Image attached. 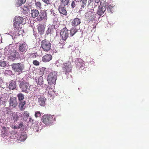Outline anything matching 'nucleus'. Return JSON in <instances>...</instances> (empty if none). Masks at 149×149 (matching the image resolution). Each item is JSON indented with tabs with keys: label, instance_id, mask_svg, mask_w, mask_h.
Returning <instances> with one entry per match:
<instances>
[{
	"label": "nucleus",
	"instance_id": "nucleus-43",
	"mask_svg": "<svg viewBox=\"0 0 149 149\" xmlns=\"http://www.w3.org/2000/svg\"><path fill=\"white\" fill-rule=\"evenodd\" d=\"M41 113L40 111H37L36 112L35 116L36 117H40L41 116Z\"/></svg>",
	"mask_w": 149,
	"mask_h": 149
},
{
	"label": "nucleus",
	"instance_id": "nucleus-52",
	"mask_svg": "<svg viewBox=\"0 0 149 149\" xmlns=\"http://www.w3.org/2000/svg\"><path fill=\"white\" fill-rule=\"evenodd\" d=\"M74 2L73 1L71 4V6L73 8H74Z\"/></svg>",
	"mask_w": 149,
	"mask_h": 149
},
{
	"label": "nucleus",
	"instance_id": "nucleus-33",
	"mask_svg": "<svg viewBox=\"0 0 149 149\" xmlns=\"http://www.w3.org/2000/svg\"><path fill=\"white\" fill-rule=\"evenodd\" d=\"M35 5L36 8L38 9H40L41 8V3L40 1L36 2Z\"/></svg>",
	"mask_w": 149,
	"mask_h": 149
},
{
	"label": "nucleus",
	"instance_id": "nucleus-54",
	"mask_svg": "<svg viewBox=\"0 0 149 149\" xmlns=\"http://www.w3.org/2000/svg\"><path fill=\"white\" fill-rule=\"evenodd\" d=\"M72 25L73 26L74 25V19H73L72 22Z\"/></svg>",
	"mask_w": 149,
	"mask_h": 149
},
{
	"label": "nucleus",
	"instance_id": "nucleus-31",
	"mask_svg": "<svg viewBox=\"0 0 149 149\" xmlns=\"http://www.w3.org/2000/svg\"><path fill=\"white\" fill-rule=\"evenodd\" d=\"M27 138L26 135H22V134L20 135L19 137V141H24Z\"/></svg>",
	"mask_w": 149,
	"mask_h": 149
},
{
	"label": "nucleus",
	"instance_id": "nucleus-25",
	"mask_svg": "<svg viewBox=\"0 0 149 149\" xmlns=\"http://www.w3.org/2000/svg\"><path fill=\"white\" fill-rule=\"evenodd\" d=\"M22 11L24 13H27L29 11V9L28 8L27 6H24L21 7Z\"/></svg>",
	"mask_w": 149,
	"mask_h": 149
},
{
	"label": "nucleus",
	"instance_id": "nucleus-53",
	"mask_svg": "<svg viewBox=\"0 0 149 149\" xmlns=\"http://www.w3.org/2000/svg\"><path fill=\"white\" fill-rule=\"evenodd\" d=\"M93 0H88V4H90L91 2L93 1Z\"/></svg>",
	"mask_w": 149,
	"mask_h": 149
},
{
	"label": "nucleus",
	"instance_id": "nucleus-14",
	"mask_svg": "<svg viewBox=\"0 0 149 149\" xmlns=\"http://www.w3.org/2000/svg\"><path fill=\"white\" fill-rule=\"evenodd\" d=\"M75 63L76 64V67L79 69L83 67L84 65V63H83V61L81 58L77 59Z\"/></svg>",
	"mask_w": 149,
	"mask_h": 149
},
{
	"label": "nucleus",
	"instance_id": "nucleus-13",
	"mask_svg": "<svg viewBox=\"0 0 149 149\" xmlns=\"http://www.w3.org/2000/svg\"><path fill=\"white\" fill-rule=\"evenodd\" d=\"M47 13L44 11H42L40 13L39 16L37 18L38 21H40L43 19H46L47 18Z\"/></svg>",
	"mask_w": 149,
	"mask_h": 149
},
{
	"label": "nucleus",
	"instance_id": "nucleus-37",
	"mask_svg": "<svg viewBox=\"0 0 149 149\" xmlns=\"http://www.w3.org/2000/svg\"><path fill=\"white\" fill-rule=\"evenodd\" d=\"M6 65V62L4 61H0V66L2 67H4Z\"/></svg>",
	"mask_w": 149,
	"mask_h": 149
},
{
	"label": "nucleus",
	"instance_id": "nucleus-9",
	"mask_svg": "<svg viewBox=\"0 0 149 149\" xmlns=\"http://www.w3.org/2000/svg\"><path fill=\"white\" fill-rule=\"evenodd\" d=\"M62 69L63 71L65 72L66 74L71 70L70 63L68 62V63H63L62 66Z\"/></svg>",
	"mask_w": 149,
	"mask_h": 149
},
{
	"label": "nucleus",
	"instance_id": "nucleus-10",
	"mask_svg": "<svg viewBox=\"0 0 149 149\" xmlns=\"http://www.w3.org/2000/svg\"><path fill=\"white\" fill-rule=\"evenodd\" d=\"M106 7L105 6H100L98 7L97 13L100 16H101L104 14H106L105 11Z\"/></svg>",
	"mask_w": 149,
	"mask_h": 149
},
{
	"label": "nucleus",
	"instance_id": "nucleus-4",
	"mask_svg": "<svg viewBox=\"0 0 149 149\" xmlns=\"http://www.w3.org/2000/svg\"><path fill=\"white\" fill-rule=\"evenodd\" d=\"M54 119V116L47 114L44 115L42 116V122L46 125H48L51 123Z\"/></svg>",
	"mask_w": 149,
	"mask_h": 149
},
{
	"label": "nucleus",
	"instance_id": "nucleus-17",
	"mask_svg": "<svg viewBox=\"0 0 149 149\" xmlns=\"http://www.w3.org/2000/svg\"><path fill=\"white\" fill-rule=\"evenodd\" d=\"M52 56L49 54H47L44 56L42 58V61L45 62L49 61L52 59Z\"/></svg>",
	"mask_w": 149,
	"mask_h": 149
},
{
	"label": "nucleus",
	"instance_id": "nucleus-23",
	"mask_svg": "<svg viewBox=\"0 0 149 149\" xmlns=\"http://www.w3.org/2000/svg\"><path fill=\"white\" fill-rule=\"evenodd\" d=\"M16 87V82L15 81H12L9 85V88L12 90L15 89Z\"/></svg>",
	"mask_w": 149,
	"mask_h": 149
},
{
	"label": "nucleus",
	"instance_id": "nucleus-22",
	"mask_svg": "<svg viewBox=\"0 0 149 149\" xmlns=\"http://www.w3.org/2000/svg\"><path fill=\"white\" fill-rule=\"evenodd\" d=\"M26 104V102L25 101L19 102L18 107L21 111H23L25 107H24Z\"/></svg>",
	"mask_w": 149,
	"mask_h": 149
},
{
	"label": "nucleus",
	"instance_id": "nucleus-27",
	"mask_svg": "<svg viewBox=\"0 0 149 149\" xmlns=\"http://www.w3.org/2000/svg\"><path fill=\"white\" fill-rule=\"evenodd\" d=\"M57 72L56 71H53L51 72L48 75V76L52 77L56 79L57 77Z\"/></svg>",
	"mask_w": 149,
	"mask_h": 149
},
{
	"label": "nucleus",
	"instance_id": "nucleus-2",
	"mask_svg": "<svg viewBox=\"0 0 149 149\" xmlns=\"http://www.w3.org/2000/svg\"><path fill=\"white\" fill-rule=\"evenodd\" d=\"M19 87L23 92L28 93L30 91V85L25 80H21L19 81Z\"/></svg>",
	"mask_w": 149,
	"mask_h": 149
},
{
	"label": "nucleus",
	"instance_id": "nucleus-39",
	"mask_svg": "<svg viewBox=\"0 0 149 149\" xmlns=\"http://www.w3.org/2000/svg\"><path fill=\"white\" fill-rule=\"evenodd\" d=\"M36 53H32L30 54L29 56V58L31 59H33L36 57Z\"/></svg>",
	"mask_w": 149,
	"mask_h": 149
},
{
	"label": "nucleus",
	"instance_id": "nucleus-47",
	"mask_svg": "<svg viewBox=\"0 0 149 149\" xmlns=\"http://www.w3.org/2000/svg\"><path fill=\"white\" fill-rule=\"evenodd\" d=\"M50 11H51V14H52L53 15L55 16L56 15L55 13V11L52 9Z\"/></svg>",
	"mask_w": 149,
	"mask_h": 149
},
{
	"label": "nucleus",
	"instance_id": "nucleus-7",
	"mask_svg": "<svg viewBox=\"0 0 149 149\" xmlns=\"http://www.w3.org/2000/svg\"><path fill=\"white\" fill-rule=\"evenodd\" d=\"M19 56V53L16 50H14L13 51H11L9 52L8 54V58L9 59L13 61L16 59L17 56Z\"/></svg>",
	"mask_w": 149,
	"mask_h": 149
},
{
	"label": "nucleus",
	"instance_id": "nucleus-5",
	"mask_svg": "<svg viewBox=\"0 0 149 149\" xmlns=\"http://www.w3.org/2000/svg\"><path fill=\"white\" fill-rule=\"evenodd\" d=\"M12 70L15 72L20 74L22 72L24 66L20 63H13L11 65Z\"/></svg>",
	"mask_w": 149,
	"mask_h": 149
},
{
	"label": "nucleus",
	"instance_id": "nucleus-24",
	"mask_svg": "<svg viewBox=\"0 0 149 149\" xmlns=\"http://www.w3.org/2000/svg\"><path fill=\"white\" fill-rule=\"evenodd\" d=\"M43 79L42 76H40L36 79V82L38 85L40 86L43 84Z\"/></svg>",
	"mask_w": 149,
	"mask_h": 149
},
{
	"label": "nucleus",
	"instance_id": "nucleus-29",
	"mask_svg": "<svg viewBox=\"0 0 149 149\" xmlns=\"http://www.w3.org/2000/svg\"><path fill=\"white\" fill-rule=\"evenodd\" d=\"M29 112L27 111H24L22 114L21 113V117L23 118H28L29 117Z\"/></svg>",
	"mask_w": 149,
	"mask_h": 149
},
{
	"label": "nucleus",
	"instance_id": "nucleus-1",
	"mask_svg": "<svg viewBox=\"0 0 149 149\" xmlns=\"http://www.w3.org/2000/svg\"><path fill=\"white\" fill-rule=\"evenodd\" d=\"M25 19V18L20 16H16L14 19L13 27L14 29L12 36L13 39L17 38L20 35H22L24 30L19 26L20 24L24 22Z\"/></svg>",
	"mask_w": 149,
	"mask_h": 149
},
{
	"label": "nucleus",
	"instance_id": "nucleus-28",
	"mask_svg": "<svg viewBox=\"0 0 149 149\" xmlns=\"http://www.w3.org/2000/svg\"><path fill=\"white\" fill-rule=\"evenodd\" d=\"M49 90L48 91V94L50 96V97H54V96L55 95V93L53 90L52 88H49Z\"/></svg>",
	"mask_w": 149,
	"mask_h": 149
},
{
	"label": "nucleus",
	"instance_id": "nucleus-49",
	"mask_svg": "<svg viewBox=\"0 0 149 149\" xmlns=\"http://www.w3.org/2000/svg\"><path fill=\"white\" fill-rule=\"evenodd\" d=\"M95 5H97L98 3H99L100 1V0H95Z\"/></svg>",
	"mask_w": 149,
	"mask_h": 149
},
{
	"label": "nucleus",
	"instance_id": "nucleus-12",
	"mask_svg": "<svg viewBox=\"0 0 149 149\" xmlns=\"http://www.w3.org/2000/svg\"><path fill=\"white\" fill-rule=\"evenodd\" d=\"M95 12L93 9H90L86 13V15L88 17V18L90 20H91L94 19L95 18L94 16Z\"/></svg>",
	"mask_w": 149,
	"mask_h": 149
},
{
	"label": "nucleus",
	"instance_id": "nucleus-19",
	"mask_svg": "<svg viewBox=\"0 0 149 149\" xmlns=\"http://www.w3.org/2000/svg\"><path fill=\"white\" fill-rule=\"evenodd\" d=\"M21 113L19 112H17L13 115L12 117V119L15 123L19 119V117L21 116Z\"/></svg>",
	"mask_w": 149,
	"mask_h": 149
},
{
	"label": "nucleus",
	"instance_id": "nucleus-36",
	"mask_svg": "<svg viewBox=\"0 0 149 149\" xmlns=\"http://www.w3.org/2000/svg\"><path fill=\"white\" fill-rule=\"evenodd\" d=\"M77 0H75L76 1ZM77 1H80L82 2V5L83 7H84L85 5H86L87 3V0H77Z\"/></svg>",
	"mask_w": 149,
	"mask_h": 149
},
{
	"label": "nucleus",
	"instance_id": "nucleus-21",
	"mask_svg": "<svg viewBox=\"0 0 149 149\" xmlns=\"http://www.w3.org/2000/svg\"><path fill=\"white\" fill-rule=\"evenodd\" d=\"M56 79L48 76L47 81L49 84H55Z\"/></svg>",
	"mask_w": 149,
	"mask_h": 149
},
{
	"label": "nucleus",
	"instance_id": "nucleus-35",
	"mask_svg": "<svg viewBox=\"0 0 149 149\" xmlns=\"http://www.w3.org/2000/svg\"><path fill=\"white\" fill-rule=\"evenodd\" d=\"M4 98L3 97H1L0 98V106L4 105L5 103Z\"/></svg>",
	"mask_w": 149,
	"mask_h": 149
},
{
	"label": "nucleus",
	"instance_id": "nucleus-26",
	"mask_svg": "<svg viewBox=\"0 0 149 149\" xmlns=\"http://www.w3.org/2000/svg\"><path fill=\"white\" fill-rule=\"evenodd\" d=\"M15 5L16 6L19 7L22 4L24 3L26 0H16Z\"/></svg>",
	"mask_w": 149,
	"mask_h": 149
},
{
	"label": "nucleus",
	"instance_id": "nucleus-48",
	"mask_svg": "<svg viewBox=\"0 0 149 149\" xmlns=\"http://www.w3.org/2000/svg\"><path fill=\"white\" fill-rule=\"evenodd\" d=\"M51 29H49V28H48V29L47 30V31H46V34L47 35L51 33Z\"/></svg>",
	"mask_w": 149,
	"mask_h": 149
},
{
	"label": "nucleus",
	"instance_id": "nucleus-40",
	"mask_svg": "<svg viewBox=\"0 0 149 149\" xmlns=\"http://www.w3.org/2000/svg\"><path fill=\"white\" fill-rule=\"evenodd\" d=\"M112 10L113 7L111 5H109L107 8V11H108L109 13H112Z\"/></svg>",
	"mask_w": 149,
	"mask_h": 149
},
{
	"label": "nucleus",
	"instance_id": "nucleus-45",
	"mask_svg": "<svg viewBox=\"0 0 149 149\" xmlns=\"http://www.w3.org/2000/svg\"><path fill=\"white\" fill-rule=\"evenodd\" d=\"M42 1L47 5L50 4L49 0H42Z\"/></svg>",
	"mask_w": 149,
	"mask_h": 149
},
{
	"label": "nucleus",
	"instance_id": "nucleus-34",
	"mask_svg": "<svg viewBox=\"0 0 149 149\" xmlns=\"http://www.w3.org/2000/svg\"><path fill=\"white\" fill-rule=\"evenodd\" d=\"M2 130L4 131V132L2 134L3 135V136H5L8 134V132L5 127H3L2 128Z\"/></svg>",
	"mask_w": 149,
	"mask_h": 149
},
{
	"label": "nucleus",
	"instance_id": "nucleus-46",
	"mask_svg": "<svg viewBox=\"0 0 149 149\" xmlns=\"http://www.w3.org/2000/svg\"><path fill=\"white\" fill-rule=\"evenodd\" d=\"M45 69L46 68L44 67H42L41 68H40V71L41 72V73L40 74H43V72Z\"/></svg>",
	"mask_w": 149,
	"mask_h": 149
},
{
	"label": "nucleus",
	"instance_id": "nucleus-41",
	"mask_svg": "<svg viewBox=\"0 0 149 149\" xmlns=\"http://www.w3.org/2000/svg\"><path fill=\"white\" fill-rule=\"evenodd\" d=\"M80 20L78 18H75V26L78 25L80 24Z\"/></svg>",
	"mask_w": 149,
	"mask_h": 149
},
{
	"label": "nucleus",
	"instance_id": "nucleus-16",
	"mask_svg": "<svg viewBox=\"0 0 149 149\" xmlns=\"http://www.w3.org/2000/svg\"><path fill=\"white\" fill-rule=\"evenodd\" d=\"M45 27L44 26L41 24H39L37 27L38 33L41 35L43 34L45 31Z\"/></svg>",
	"mask_w": 149,
	"mask_h": 149
},
{
	"label": "nucleus",
	"instance_id": "nucleus-50",
	"mask_svg": "<svg viewBox=\"0 0 149 149\" xmlns=\"http://www.w3.org/2000/svg\"><path fill=\"white\" fill-rule=\"evenodd\" d=\"M13 128L15 129H19L18 126L17 125H15L13 127Z\"/></svg>",
	"mask_w": 149,
	"mask_h": 149
},
{
	"label": "nucleus",
	"instance_id": "nucleus-20",
	"mask_svg": "<svg viewBox=\"0 0 149 149\" xmlns=\"http://www.w3.org/2000/svg\"><path fill=\"white\" fill-rule=\"evenodd\" d=\"M39 13L38 10L36 9H33L31 10V15L34 18L38 16Z\"/></svg>",
	"mask_w": 149,
	"mask_h": 149
},
{
	"label": "nucleus",
	"instance_id": "nucleus-42",
	"mask_svg": "<svg viewBox=\"0 0 149 149\" xmlns=\"http://www.w3.org/2000/svg\"><path fill=\"white\" fill-rule=\"evenodd\" d=\"M33 63L35 66H38L39 65L40 63L37 60H35L33 61Z\"/></svg>",
	"mask_w": 149,
	"mask_h": 149
},
{
	"label": "nucleus",
	"instance_id": "nucleus-38",
	"mask_svg": "<svg viewBox=\"0 0 149 149\" xmlns=\"http://www.w3.org/2000/svg\"><path fill=\"white\" fill-rule=\"evenodd\" d=\"M74 27H73L70 30V36L72 37L74 34Z\"/></svg>",
	"mask_w": 149,
	"mask_h": 149
},
{
	"label": "nucleus",
	"instance_id": "nucleus-44",
	"mask_svg": "<svg viewBox=\"0 0 149 149\" xmlns=\"http://www.w3.org/2000/svg\"><path fill=\"white\" fill-rule=\"evenodd\" d=\"M19 129L22 128L24 127V125L23 124V123L22 122H20L19 124L18 125Z\"/></svg>",
	"mask_w": 149,
	"mask_h": 149
},
{
	"label": "nucleus",
	"instance_id": "nucleus-15",
	"mask_svg": "<svg viewBox=\"0 0 149 149\" xmlns=\"http://www.w3.org/2000/svg\"><path fill=\"white\" fill-rule=\"evenodd\" d=\"M46 101V99L42 95L40 96L38 98V104L39 105L42 106H45Z\"/></svg>",
	"mask_w": 149,
	"mask_h": 149
},
{
	"label": "nucleus",
	"instance_id": "nucleus-18",
	"mask_svg": "<svg viewBox=\"0 0 149 149\" xmlns=\"http://www.w3.org/2000/svg\"><path fill=\"white\" fill-rule=\"evenodd\" d=\"M58 10L61 14L65 15H67V12L65 7L60 6L59 7Z\"/></svg>",
	"mask_w": 149,
	"mask_h": 149
},
{
	"label": "nucleus",
	"instance_id": "nucleus-51",
	"mask_svg": "<svg viewBox=\"0 0 149 149\" xmlns=\"http://www.w3.org/2000/svg\"><path fill=\"white\" fill-rule=\"evenodd\" d=\"M9 72V73H11L12 72V71L11 70H7L6 71V72Z\"/></svg>",
	"mask_w": 149,
	"mask_h": 149
},
{
	"label": "nucleus",
	"instance_id": "nucleus-6",
	"mask_svg": "<svg viewBox=\"0 0 149 149\" xmlns=\"http://www.w3.org/2000/svg\"><path fill=\"white\" fill-rule=\"evenodd\" d=\"M60 34L63 40H65L67 39L68 37L69 33L68 30L65 27L61 30Z\"/></svg>",
	"mask_w": 149,
	"mask_h": 149
},
{
	"label": "nucleus",
	"instance_id": "nucleus-8",
	"mask_svg": "<svg viewBox=\"0 0 149 149\" xmlns=\"http://www.w3.org/2000/svg\"><path fill=\"white\" fill-rule=\"evenodd\" d=\"M28 49L27 46L25 42L20 44L18 49L19 53L21 54H24L27 51Z\"/></svg>",
	"mask_w": 149,
	"mask_h": 149
},
{
	"label": "nucleus",
	"instance_id": "nucleus-3",
	"mask_svg": "<svg viewBox=\"0 0 149 149\" xmlns=\"http://www.w3.org/2000/svg\"><path fill=\"white\" fill-rule=\"evenodd\" d=\"M51 43L48 40L45 39L41 41V48L45 52H48L51 49Z\"/></svg>",
	"mask_w": 149,
	"mask_h": 149
},
{
	"label": "nucleus",
	"instance_id": "nucleus-30",
	"mask_svg": "<svg viewBox=\"0 0 149 149\" xmlns=\"http://www.w3.org/2000/svg\"><path fill=\"white\" fill-rule=\"evenodd\" d=\"M17 96L18 98V99L19 102L22 101L24 98V95L22 93H19L18 94Z\"/></svg>",
	"mask_w": 149,
	"mask_h": 149
},
{
	"label": "nucleus",
	"instance_id": "nucleus-11",
	"mask_svg": "<svg viewBox=\"0 0 149 149\" xmlns=\"http://www.w3.org/2000/svg\"><path fill=\"white\" fill-rule=\"evenodd\" d=\"M9 104L10 107L14 108L17 105V98L15 97H11L9 100Z\"/></svg>",
	"mask_w": 149,
	"mask_h": 149
},
{
	"label": "nucleus",
	"instance_id": "nucleus-32",
	"mask_svg": "<svg viewBox=\"0 0 149 149\" xmlns=\"http://www.w3.org/2000/svg\"><path fill=\"white\" fill-rule=\"evenodd\" d=\"M61 4L65 6L68 5L69 3V0H61Z\"/></svg>",
	"mask_w": 149,
	"mask_h": 149
}]
</instances>
